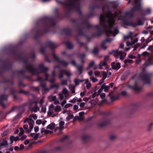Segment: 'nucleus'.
<instances>
[{"mask_svg": "<svg viewBox=\"0 0 153 153\" xmlns=\"http://www.w3.org/2000/svg\"><path fill=\"white\" fill-rule=\"evenodd\" d=\"M65 124V122L63 121H61L59 123V128L60 130H63L65 128L64 126H63Z\"/></svg>", "mask_w": 153, "mask_h": 153, "instance_id": "nucleus-27", "label": "nucleus"}, {"mask_svg": "<svg viewBox=\"0 0 153 153\" xmlns=\"http://www.w3.org/2000/svg\"><path fill=\"white\" fill-rule=\"evenodd\" d=\"M120 94L122 95L126 96L127 95V92L126 91H123L121 92Z\"/></svg>", "mask_w": 153, "mask_h": 153, "instance_id": "nucleus-55", "label": "nucleus"}, {"mask_svg": "<svg viewBox=\"0 0 153 153\" xmlns=\"http://www.w3.org/2000/svg\"><path fill=\"white\" fill-rule=\"evenodd\" d=\"M46 108L45 107H42V108L41 111V112H43L45 113V112H46Z\"/></svg>", "mask_w": 153, "mask_h": 153, "instance_id": "nucleus-61", "label": "nucleus"}, {"mask_svg": "<svg viewBox=\"0 0 153 153\" xmlns=\"http://www.w3.org/2000/svg\"><path fill=\"white\" fill-rule=\"evenodd\" d=\"M138 0H134V5L135 6V7H138L139 6L140 4H141L140 3H139V5H137V4L138 3ZM140 5H141V4Z\"/></svg>", "mask_w": 153, "mask_h": 153, "instance_id": "nucleus-53", "label": "nucleus"}, {"mask_svg": "<svg viewBox=\"0 0 153 153\" xmlns=\"http://www.w3.org/2000/svg\"><path fill=\"white\" fill-rule=\"evenodd\" d=\"M62 71L64 73V74H65L68 77H70L71 75V74L70 72L69 71H67L66 70H63V71Z\"/></svg>", "mask_w": 153, "mask_h": 153, "instance_id": "nucleus-28", "label": "nucleus"}, {"mask_svg": "<svg viewBox=\"0 0 153 153\" xmlns=\"http://www.w3.org/2000/svg\"><path fill=\"white\" fill-rule=\"evenodd\" d=\"M126 44L127 46H132L134 44L132 42H130V41H128L126 42Z\"/></svg>", "mask_w": 153, "mask_h": 153, "instance_id": "nucleus-43", "label": "nucleus"}, {"mask_svg": "<svg viewBox=\"0 0 153 153\" xmlns=\"http://www.w3.org/2000/svg\"><path fill=\"white\" fill-rule=\"evenodd\" d=\"M63 70H61L60 71V74L59 76V79H61L63 77V74L64 73L62 71Z\"/></svg>", "mask_w": 153, "mask_h": 153, "instance_id": "nucleus-33", "label": "nucleus"}, {"mask_svg": "<svg viewBox=\"0 0 153 153\" xmlns=\"http://www.w3.org/2000/svg\"><path fill=\"white\" fill-rule=\"evenodd\" d=\"M94 61H92L88 65V68H89L94 66Z\"/></svg>", "mask_w": 153, "mask_h": 153, "instance_id": "nucleus-42", "label": "nucleus"}, {"mask_svg": "<svg viewBox=\"0 0 153 153\" xmlns=\"http://www.w3.org/2000/svg\"><path fill=\"white\" fill-rule=\"evenodd\" d=\"M71 64L72 65L76 67L79 73V75H81L83 69V64L80 65H77L74 60H72L71 62Z\"/></svg>", "mask_w": 153, "mask_h": 153, "instance_id": "nucleus-10", "label": "nucleus"}, {"mask_svg": "<svg viewBox=\"0 0 153 153\" xmlns=\"http://www.w3.org/2000/svg\"><path fill=\"white\" fill-rule=\"evenodd\" d=\"M132 107H133L134 109L135 110H136V109L138 107V104L137 103H133L132 105Z\"/></svg>", "mask_w": 153, "mask_h": 153, "instance_id": "nucleus-41", "label": "nucleus"}, {"mask_svg": "<svg viewBox=\"0 0 153 153\" xmlns=\"http://www.w3.org/2000/svg\"><path fill=\"white\" fill-rule=\"evenodd\" d=\"M79 115L80 117V118L81 120L83 119L84 115V111H82L79 112Z\"/></svg>", "mask_w": 153, "mask_h": 153, "instance_id": "nucleus-44", "label": "nucleus"}, {"mask_svg": "<svg viewBox=\"0 0 153 153\" xmlns=\"http://www.w3.org/2000/svg\"><path fill=\"white\" fill-rule=\"evenodd\" d=\"M147 96L149 97H153V92L148 93L147 94Z\"/></svg>", "mask_w": 153, "mask_h": 153, "instance_id": "nucleus-54", "label": "nucleus"}, {"mask_svg": "<svg viewBox=\"0 0 153 153\" xmlns=\"http://www.w3.org/2000/svg\"><path fill=\"white\" fill-rule=\"evenodd\" d=\"M53 112V111L52 110H51L50 109H49L47 113V115L50 116Z\"/></svg>", "mask_w": 153, "mask_h": 153, "instance_id": "nucleus-51", "label": "nucleus"}, {"mask_svg": "<svg viewBox=\"0 0 153 153\" xmlns=\"http://www.w3.org/2000/svg\"><path fill=\"white\" fill-rule=\"evenodd\" d=\"M62 147L60 146H58L56 147L55 149V150L56 151H59L62 150Z\"/></svg>", "mask_w": 153, "mask_h": 153, "instance_id": "nucleus-56", "label": "nucleus"}, {"mask_svg": "<svg viewBox=\"0 0 153 153\" xmlns=\"http://www.w3.org/2000/svg\"><path fill=\"white\" fill-rule=\"evenodd\" d=\"M80 0H71L67 4L69 7H71L76 11L81 13L79 7V2Z\"/></svg>", "mask_w": 153, "mask_h": 153, "instance_id": "nucleus-5", "label": "nucleus"}, {"mask_svg": "<svg viewBox=\"0 0 153 153\" xmlns=\"http://www.w3.org/2000/svg\"><path fill=\"white\" fill-rule=\"evenodd\" d=\"M47 45L48 47L51 48H54L57 47L51 41H49L47 42Z\"/></svg>", "mask_w": 153, "mask_h": 153, "instance_id": "nucleus-22", "label": "nucleus"}, {"mask_svg": "<svg viewBox=\"0 0 153 153\" xmlns=\"http://www.w3.org/2000/svg\"><path fill=\"white\" fill-rule=\"evenodd\" d=\"M53 60L55 61H56L59 63L61 64L64 67L67 66L68 65V62L64 60L61 61L60 59V58H53Z\"/></svg>", "mask_w": 153, "mask_h": 153, "instance_id": "nucleus-12", "label": "nucleus"}, {"mask_svg": "<svg viewBox=\"0 0 153 153\" xmlns=\"http://www.w3.org/2000/svg\"><path fill=\"white\" fill-rule=\"evenodd\" d=\"M101 87L103 90H104V91L105 92L108 91L110 88V86L106 85L105 83L102 85Z\"/></svg>", "mask_w": 153, "mask_h": 153, "instance_id": "nucleus-23", "label": "nucleus"}, {"mask_svg": "<svg viewBox=\"0 0 153 153\" xmlns=\"http://www.w3.org/2000/svg\"><path fill=\"white\" fill-rule=\"evenodd\" d=\"M73 117L74 115L73 114L69 115L66 118V121H69L71 119L73 118Z\"/></svg>", "mask_w": 153, "mask_h": 153, "instance_id": "nucleus-37", "label": "nucleus"}, {"mask_svg": "<svg viewBox=\"0 0 153 153\" xmlns=\"http://www.w3.org/2000/svg\"><path fill=\"white\" fill-rule=\"evenodd\" d=\"M10 130L9 129H7L6 131L4 132L3 133H1V136L2 137H3L4 136L6 135H7L9 131Z\"/></svg>", "mask_w": 153, "mask_h": 153, "instance_id": "nucleus-32", "label": "nucleus"}, {"mask_svg": "<svg viewBox=\"0 0 153 153\" xmlns=\"http://www.w3.org/2000/svg\"><path fill=\"white\" fill-rule=\"evenodd\" d=\"M112 68L113 69L118 70L120 67V63L119 62L115 63V62H112L111 64Z\"/></svg>", "mask_w": 153, "mask_h": 153, "instance_id": "nucleus-13", "label": "nucleus"}, {"mask_svg": "<svg viewBox=\"0 0 153 153\" xmlns=\"http://www.w3.org/2000/svg\"><path fill=\"white\" fill-rule=\"evenodd\" d=\"M13 136L14 137H13L12 138L13 139V140L15 142H16L17 141L20 140L19 137L18 136L16 137H15L14 136Z\"/></svg>", "mask_w": 153, "mask_h": 153, "instance_id": "nucleus-45", "label": "nucleus"}, {"mask_svg": "<svg viewBox=\"0 0 153 153\" xmlns=\"http://www.w3.org/2000/svg\"><path fill=\"white\" fill-rule=\"evenodd\" d=\"M55 127L54 124H50L47 126V128L52 130Z\"/></svg>", "mask_w": 153, "mask_h": 153, "instance_id": "nucleus-30", "label": "nucleus"}, {"mask_svg": "<svg viewBox=\"0 0 153 153\" xmlns=\"http://www.w3.org/2000/svg\"><path fill=\"white\" fill-rule=\"evenodd\" d=\"M99 52V50L97 47H95L93 49L92 53L94 54H96Z\"/></svg>", "mask_w": 153, "mask_h": 153, "instance_id": "nucleus-31", "label": "nucleus"}, {"mask_svg": "<svg viewBox=\"0 0 153 153\" xmlns=\"http://www.w3.org/2000/svg\"><path fill=\"white\" fill-rule=\"evenodd\" d=\"M90 79L93 82H95L98 80L97 79L94 77L93 76H91L90 78Z\"/></svg>", "mask_w": 153, "mask_h": 153, "instance_id": "nucleus-47", "label": "nucleus"}, {"mask_svg": "<svg viewBox=\"0 0 153 153\" xmlns=\"http://www.w3.org/2000/svg\"><path fill=\"white\" fill-rule=\"evenodd\" d=\"M29 110L31 111H33L35 112H36L38 111L39 110V108L37 106V104L36 103L35 104L34 108L30 106L29 107Z\"/></svg>", "mask_w": 153, "mask_h": 153, "instance_id": "nucleus-21", "label": "nucleus"}, {"mask_svg": "<svg viewBox=\"0 0 153 153\" xmlns=\"http://www.w3.org/2000/svg\"><path fill=\"white\" fill-rule=\"evenodd\" d=\"M62 92L65 95H66L68 93V90H67V89L65 88L63 89V91H62Z\"/></svg>", "mask_w": 153, "mask_h": 153, "instance_id": "nucleus-52", "label": "nucleus"}, {"mask_svg": "<svg viewBox=\"0 0 153 153\" xmlns=\"http://www.w3.org/2000/svg\"><path fill=\"white\" fill-rule=\"evenodd\" d=\"M22 113H19L17 114L15 117V120H17L18 119H19L21 118L22 116Z\"/></svg>", "mask_w": 153, "mask_h": 153, "instance_id": "nucleus-35", "label": "nucleus"}, {"mask_svg": "<svg viewBox=\"0 0 153 153\" xmlns=\"http://www.w3.org/2000/svg\"><path fill=\"white\" fill-rule=\"evenodd\" d=\"M72 105L71 103H67L65 105L64 107L65 108H67Z\"/></svg>", "mask_w": 153, "mask_h": 153, "instance_id": "nucleus-62", "label": "nucleus"}, {"mask_svg": "<svg viewBox=\"0 0 153 153\" xmlns=\"http://www.w3.org/2000/svg\"><path fill=\"white\" fill-rule=\"evenodd\" d=\"M18 74V77L20 79L19 82L18 83V85L19 88H21L22 87H25L27 85L24 84L22 82L21 80L22 78L21 76H22V78L26 79L29 78V77L25 75V71L23 69H21L19 70H15L13 71L12 77H14L15 75L16 74Z\"/></svg>", "mask_w": 153, "mask_h": 153, "instance_id": "nucleus-3", "label": "nucleus"}, {"mask_svg": "<svg viewBox=\"0 0 153 153\" xmlns=\"http://www.w3.org/2000/svg\"><path fill=\"white\" fill-rule=\"evenodd\" d=\"M0 105H1L4 108H6L5 105L4 104L3 101L0 100Z\"/></svg>", "mask_w": 153, "mask_h": 153, "instance_id": "nucleus-57", "label": "nucleus"}, {"mask_svg": "<svg viewBox=\"0 0 153 153\" xmlns=\"http://www.w3.org/2000/svg\"><path fill=\"white\" fill-rule=\"evenodd\" d=\"M110 54H113L116 57H124L126 56V53L122 51H118L117 50L113 51L110 52Z\"/></svg>", "mask_w": 153, "mask_h": 153, "instance_id": "nucleus-11", "label": "nucleus"}, {"mask_svg": "<svg viewBox=\"0 0 153 153\" xmlns=\"http://www.w3.org/2000/svg\"><path fill=\"white\" fill-rule=\"evenodd\" d=\"M1 82L4 83H8L12 85H13L14 84V82L13 80H10L7 78H4Z\"/></svg>", "mask_w": 153, "mask_h": 153, "instance_id": "nucleus-19", "label": "nucleus"}, {"mask_svg": "<svg viewBox=\"0 0 153 153\" xmlns=\"http://www.w3.org/2000/svg\"><path fill=\"white\" fill-rule=\"evenodd\" d=\"M90 136L88 134H85L82 137V140L84 143H86L89 141Z\"/></svg>", "mask_w": 153, "mask_h": 153, "instance_id": "nucleus-18", "label": "nucleus"}, {"mask_svg": "<svg viewBox=\"0 0 153 153\" xmlns=\"http://www.w3.org/2000/svg\"><path fill=\"white\" fill-rule=\"evenodd\" d=\"M3 65L1 66V70H0V76L2 74V71H9L10 70L13 65L12 62L8 59L2 61Z\"/></svg>", "mask_w": 153, "mask_h": 153, "instance_id": "nucleus-4", "label": "nucleus"}, {"mask_svg": "<svg viewBox=\"0 0 153 153\" xmlns=\"http://www.w3.org/2000/svg\"><path fill=\"white\" fill-rule=\"evenodd\" d=\"M61 109V107L59 105H57L54 109V111L55 112H58Z\"/></svg>", "mask_w": 153, "mask_h": 153, "instance_id": "nucleus-34", "label": "nucleus"}, {"mask_svg": "<svg viewBox=\"0 0 153 153\" xmlns=\"http://www.w3.org/2000/svg\"><path fill=\"white\" fill-rule=\"evenodd\" d=\"M21 60L24 63V66L27 70L30 72L33 75H37L40 73H45L47 71L49 68L47 67L44 66L42 63L39 64L38 68L34 67L32 64H29L28 58H18Z\"/></svg>", "mask_w": 153, "mask_h": 153, "instance_id": "nucleus-2", "label": "nucleus"}, {"mask_svg": "<svg viewBox=\"0 0 153 153\" xmlns=\"http://www.w3.org/2000/svg\"><path fill=\"white\" fill-rule=\"evenodd\" d=\"M124 62L125 64H126L127 63H131L133 62V61L131 59H126L124 60Z\"/></svg>", "mask_w": 153, "mask_h": 153, "instance_id": "nucleus-36", "label": "nucleus"}, {"mask_svg": "<svg viewBox=\"0 0 153 153\" xmlns=\"http://www.w3.org/2000/svg\"><path fill=\"white\" fill-rule=\"evenodd\" d=\"M152 74V72L145 73L141 76V79L145 83L150 84L151 83V78Z\"/></svg>", "mask_w": 153, "mask_h": 153, "instance_id": "nucleus-9", "label": "nucleus"}, {"mask_svg": "<svg viewBox=\"0 0 153 153\" xmlns=\"http://www.w3.org/2000/svg\"><path fill=\"white\" fill-rule=\"evenodd\" d=\"M130 88L134 91L137 92H139L141 89L142 87H138L137 83H136L135 85L134 86H131Z\"/></svg>", "mask_w": 153, "mask_h": 153, "instance_id": "nucleus-20", "label": "nucleus"}, {"mask_svg": "<svg viewBox=\"0 0 153 153\" xmlns=\"http://www.w3.org/2000/svg\"><path fill=\"white\" fill-rule=\"evenodd\" d=\"M27 137V136L26 135H23V136H22L20 138V139L21 140H25V139H26V138Z\"/></svg>", "mask_w": 153, "mask_h": 153, "instance_id": "nucleus-63", "label": "nucleus"}, {"mask_svg": "<svg viewBox=\"0 0 153 153\" xmlns=\"http://www.w3.org/2000/svg\"><path fill=\"white\" fill-rule=\"evenodd\" d=\"M79 79H78L76 78L75 79L74 82L75 86H77L79 84Z\"/></svg>", "mask_w": 153, "mask_h": 153, "instance_id": "nucleus-40", "label": "nucleus"}, {"mask_svg": "<svg viewBox=\"0 0 153 153\" xmlns=\"http://www.w3.org/2000/svg\"><path fill=\"white\" fill-rule=\"evenodd\" d=\"M61 83L62 85H67V79H65V80H62L61 82Z\"/></svg>", "mask_w": 153, "mask_h": 153, "instance_id": "nucleus-50", "label": "nucleus"}, {"mask_svg": "<svg viewBox=\"0 0 153 153\" xmlns=\"http://www.w3.org/2000/svg\"><path fill=\"white\" fill-rule=\"evenodd\" d=\"M66 45L69 49H72L73 48V46L72 44L70 42H66Z\"/></svg>", "mask_w": 153, "mask_h": 153, "instance_id": "nucleus-29", "label": "nucleus"}, {"mask_svg": "<svg viewBox=\"0 0 153 153\" xmlns=\"http://www.w3.org/2000/svg\"><path fill=\"white\" fill-rule=\"evenodd\" d=\"M105 42H103L101 45V47L104 49H106L107 48V47L105 46Z\"/></svg>", "mask_w": 153, "mask_h": 153, "instance_id": "nucleus-48", "label": "nucleus"}, {"mask_svg": "<svg viewBox=\"0 0 153 153\" xmlns=\"http://www.w3.org/2000/svg\"><path fill=\"white\" fill-rule=\"evenodd\" d=\"M108 58H104L103 61H101L99 65V68L100 69H102L103 68L102 66H106L107 65V60L108 59Z\"/></svg>", "mask_w": 153, "mask_h": 153, "instance_id": "nucleus-15", "label": "nucleus"}, {"mask_svg": "<svg viewBox=\"0 0 153 153\" xmlns=\"http://www.w3.org/2000/svg\"><path fill=\"white\" fill-rule=\"evenodd\" d=\"M20 132L19 133V135L20 136H21L24 134V131L23 128L22 127L20 128Z\"/></svg>", "mask_w": 153, "mask_h": 153, "instance_id": "nucleus-39", "label": "nucleus"}, {"mask_svg": "<svg viewBox=\"0 0 153 153\" xmlns=\"http://www.w3.org/2000/svg\"><path fill=\"white\" fill-rule=\"evenodd\" d=\"M35 81L39 82H43V79L42 78V77L39 76L38 77L37 79Z\"/></svg>", "mask_w": 153, "mask_h": 153, "instance_id": "nucleus-46", "label": "nucleus"}, {"mask_svg": "<svg viewBox=\"0 0 153 153\" xmlns=\"http://www.w3.org/2000/svg\"><path fill=\"white\" fill-rule=\"evenodd\" d=\"M38 153H50V152L48 151L44 150L39 152Z\"/></svg>", "mask_w": 153, "mask_h": 153, "instance_id": "nucleus-64", "label": "nucleus"}, {"mask_svg": "<svg viewBox=\"0 0 153 153\" xmlns=\"http://www.w3.org/2000/svg\"><path fill=\"white\" fill-rule=\"evenodd\" d=\"M148 60L143 65L144 67L153 65V58H148Z\"/></svg>", "mask_w": 153, "mask_h": 153, "instance_id": "nucleus-16", "label": "nucleus"}, {"mask_svg": "<svg viewBox=\"0 0 153 153\" xmlns=\"http://www.w3.org/2000/svg\"><path fill=\"white\" fill-rule=\"evenodd\" d=\"M142 9L141 5L140 4L139 6L137 7H133L131 8L130 11H127L126 12V15L130 18H131L134 16V13L135 11H140Z\"/></svg>", "mask_w": 153, "mask_h": 153, "instance_id": "nucleus-8", "label": "nucleus"}, {"mask_svg": "<svg viewBox=\"0 0 153 153\" xmlns=\"http://www.w3.org/2000/svg\"><path fill=\"white\" fill-rule=\"evenodd\" d=\"M8 145L7 141L4 139L0 140V149L2 148L6 147Z\"/></svg>", "mask_w": 153, "mask_h": 153, "instance_id": "nucleus-14", "label": "nucleus"}, {"mask_svg": "<svg viewBox=\"0 0 153 153\" xmlns=\"http://www.w3.org/2000/svg\"><path fill=\"white\" fill-rule=\"evenodd\" d=\"M27 122L29 125H33L34 123V121L31 118H26L24 121V123Z\"/></svg>", "mask_w": 153, "mask_h": 153, "instance_id": "nucleus-24", "label": "nucleus"}, {"mask_svg": "<svg viewBox=\"0 0 153 153\" xmlns=\"http://www.w3.org/2000/svg\"><path fill=\"white\" fill-rule=\"evenodd\" d=\"M114 92V91H111L108 95V96L110 97L112 101H114L116 99L115 96L113 95Z\"/></svg>", "mask_w": 153, "mask_h": 153, "instance_id": "nucleus-25", "label": "nucleus"}, {"mask_svg": "<svg viewBox=\"0 0 153 153\" xmlns=\"http://www.w3.org/2000/svg\"><path fill=\"white\" fill-rule=\"evenodd\" d=\"M39 133H37L36 134V135H34L33 137H34V139L35 140H36L38 139L39 136Z\"/></svg>", "mask_w": 153, "mask_h": 153, "instance_id": "nucleus-58", "label": "nucleus"}, {"mask_svg": "<svg viewBox=\"0 0 153 153\" xmlns=\"http://www.w3.org/2000/svg\"><path fill=\"white\" fill-rule=\"evenodd\" d=\"M8 95L2 94L0 96L1 100L4 101L6 100H7Z\"/></svg>", "mask_w": 153, "mask_h": 153, "instance_id": "nucleus-26", "label": "nucleus"}, {"mask_svg": "<svg viewBox=\"0 0 153 153\" xmlns=\"http://www.w3.org/2000/svg\"><path fill=\"white\" fill-rule=\"evenodd\" d=\"M39 86L41 87L44 91H49L48 88L47 87L46 84L45 83L42 82H40Z\"/></svg>", "mask_w": 153, "mask_h": 153, "instance_id": "nucleus-17", "label": "nucleus"}, {"mask_svg": "<svg viewBox=\"0 0 153 153\" xmlns=\"http://www.w3.org/2000/svg\"><path fill=\"white\" fill-rule=\"evenodd\" d=\"M10 90L14 99H17V97L16 94L17 93L20 94H23L26 95L30 94L29 92L28 91H25L22 89H20L19 91H17L14 90L13 88H10Z\"/></svg>", "mask_w": 153, "mask_h": 153, "instance_id": "nucleus-6", "label": "nucleus"}, {"mask_svg": "<svg viewBox=\"0 0 153 153\" xmlns=\"http://www.w3.org/2000/svg\"><path fill=\"white\" fill-rule=\"evenodd\" d=\"M121 12V10H119V13L116 12L114 14H113L111 12H108L106 13V17L107 18L108 25L106 26L105 25V18L104 16L101 15L100 17V25L103 27L105 29V31L108 35L111 34H113L115 36L118 33V28L117 27L113 28V31L111 30L112 29V26L114 25L115 22L114 17L118 15L119 13Z\"/></svg>", "mask_w": 153, "mask_h": 153, "instance_id": "nucleus-1", "label": "nucleus"}, {"mask_svg": "<svg viewBox=\"0 0 153 153\" xmlns=\"http://www.w3.org/2000/svg\"><path fill=\"white\" fill-rule=\"evenodd\" d=\"M105 94L104 93H102L100 94V98L102 99H103L105 98Z\"/></svg>", "mask_w": 153, "mask_h": 153, "instance_id": "nucleus-59", "label": "nucleus"}, {"mask_svg": "<svg viewBox=\"0 0 153 153\" xmlns=\"http://www.w3.org/2000/svg\"><path fill=\"white\" fill-rule=\"evenodd\" d=\"M153 125L152 123H151L148 126L147 128V130L148 131H150L152 128V126Z\"/></svg>", "mask_w": 153, "mask_h": 153, "instance_id": "nucleus-38", "label": "nucleus"}, {"mask_svg": "<svg viewBox=\"0 0 153 153\" xmlns=\"http://www.w3.org/2000/svg\"><path fill=\"white\" fill-rule=\"evenodd\" d=\"M101 114L105 118L104 122L98 123V126L100 127H102L106 126H108L110 123V120L108 119L107 118L109 115V113L103 112H102Z\"/></svg>", "mask_w": 153, "mask_h": 153, "instance_id": "nucleus-7", "label": "nucleus"}, {"mask_svg": "<svg viewBox=\"0 0 153 153\" xmlns=\"http://www.w3.org/2000/svg\"><path fill=\"white\" fill-rule=\"evenodd\" d=\"M140 46V44L138 43H137V44H136V45H135L134 47V49H133L134 51H135L136 50V49H137V48Z\"/></svg>", "mask_w": 153, "mask_h": 153, "instance_id": "nucleus-60", "label": "nucleus"}, {"mask_svg": "<svg viewBox=\"0 0 153 153\" xmlns=\"http://www.w3.org/2000/svg\"><path fill=\"white\" fill-rule=\"evenodd\" d=\"M68 138V136H65L60 139V142H62L66 139Z\"/></svg>", "mask_w": 153, "mask_h": 153, "instance_id": "nucleus-49", "label": "nucleus"}]
</instances>
